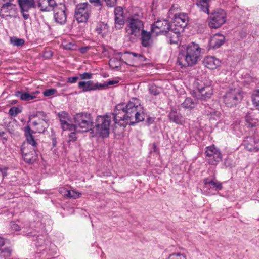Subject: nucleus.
<instances>
[{
	"label": "nucleus",
	"mask_w": 259,
	"mask_h": 259,
	"mask_svg": "<svg viewBox=\"0 0 259 259\" xmlns=\"http://www.w3.org/2000/svg\"><path fill=\"white\" fill-rule=\"evenodd\" d=\"M110 114L113 115L115 124L124 121L131 125L144 121L146 117L143 107L136 98L131 99L126 104H117Z\"/></svg>",
	"instance_id": "obj_1"
},
{
	"label": "nucleus",
	"mask_w": 259,
	"mask_h": 259,
	"mask_svg": "<svg viewBox=\"0 0 259 259\" xmlns=\"http://www.w3.org/2000/svg\"><path fill=\"white\" fill-rule=\"evenodd\" d=\"M202 49L194 42L189 44L185 52L180 55L178 62L182 67L193 66L196 64L200 57Z\"/></svg>",
	"instance_id": "obj_2"
},
{
	"label": "nucleus",
	"mask_w": 259,
	"mask_h": 259,
	"mask_svg": "<svg viewBox=\"0 0 259 259\" xmlns=\"http://www.w3.org/2000/svg\"><path fill=\"white\" fill-rule=\"evenodd\" d=\"M213 94V90L210 86H206L198 89V93L196 95L197 101L191 98H186L182 103V106L186 109H192L199 103L200 101H206L210 99Z\"/></svg>",
	"instance_id": "obj_3"
},
{
	"label": "nucleus",
	"mask_w": 259,
	"mask_h": 259,
	"mask_svg": "<svg viewBox=\"0 0 259 259\" xmlns=\"http://www.w3.org/2000/svg\"><path fill=\"white\" fill-rule=\"evenodd\" d=\"M111 119L109 113L96 117L94 128L97 134L102 138H107L109 136Z\"/></svg>",
	"instance_id": "obj_4"
},
{
	"label": "nucleus",
	"mask_w": 259,
	"mask_h": 259,
	"mask_svg": "<svg viewBox=\"0 0 259 259\" xmlns=\"http://www.w3.org/2000/svg\"><path fill=\"white\" fill-rule=\"evenodd\" d=\"M74 125L82 129V131L87 132L94 126L92 116L89 112H82L73 115Z\"/></svg>",
	"instance_id": "obj_5"
},
{
	"label": "nucleus",
	"mask_w": 259,
	"mask_h": 259,
	"mask_svg": "<svg viewBox=\"0 0 259 259\" xmlns=\"http://www.w3.org/2000/svg\"><path fill=\"white\" fill-rule=\"evenodd\" d=\"M92 6L87 2L80 3L75 6L74 17L78 23L88 21L92 12Z\"/></svg>",
	"instance_id": "obj_6"
},
{
	"label": "nucleus",
	"mask_w": 259,
	"mask_h": 259,
	"mask_svg": "<svg viewBox=\"0 0 259 259\" xmlns=\"http://www.w3.org/2000/svg\"><path fill=\"white\" fill-rule=\"evenodd\" d=\"M144 28L143 22L137 14L130 16L127 19L126 32L131 35L138 36Z\"/></svg>",
	"instance_id": "obj_7"
},
{
	"label": "nucleus",
	"mask_w": 259,
	"mask_h": 259,
	"mask_svg": "<svg viewBox=\"0 0 259 259\" xmlns=\"http://www.w3.org/2000/svg\"><path fill=\"white\" fill-rule=\"evenodd\" d=\"M226 21V13L221 9L212 12L208 19V26L211 28H218Z\"/></svg>",
	"instance_id": "obj_8"
},
{
	"label": "nucleus",
	"mask_w": 259,
	"mask_h": 259,
	"mask_svg": "<svg viewBox=\"0 0 259 259\" xmlns=\"http://www.w3.org/2000/svg\"><path fill=\"white\" fill-rule=\"evenodd\" d=\"M223 97L224 103L228 107H232L236 105L242 99V96L238 89H230Z\"/></svg>",
	"instance_id": "obj_9"
},
{
	"label": "nucleus",
	"mask_w": 259,
	"mask_h": 259,
	"mask_svg": "<svg viewBox=\"0 0 259 259\" xmlns=\"http://www.w3.org/2000/svg\"><path fill=\"white\" fill-rule=\"evenodd\" d=\"M206 160L211 165L217 164L222 160V154L220 150L214 145L205 148Z\"/></svg>",
	"instance_id": "obj_10"
},
{
	"label": "nucleus",
	"mask_w": 259,
	"mask_h": 259,
	"mask_svg": "<svg viewBox=\"0 0 259 259\" xmlns=\"http://www.w3.org/2000/svg\"><path fill=\"white\" fill-rule=\"evenodd\" d=\"M173 27L168 20L160 19L155 22L151 25V30L156 35H164Z\"/></svg>",
	"instance_id": "obj_11"
},
{
	"label": "nucleus",
	"mask_w": 259,
	"mask_h": 259,
	"mask_svg": "<svg viewBox=\"0 0 259 259\" xmlns=\"http://www.w3.org/2000/svg\"><path fill=\"white\" fill-rule=\"evenodd\" d=\"M66 10V8L64 4L60 3L56 6L53 11L54 18L56 23L60 25H63L66 23L67 20Z\"/></svg>",
	"instance_id": "obj_12"
},
{
	"label": "nucleus",
	"mask_w": 259,
	"mask_h": 259,
	"mask_svg": "<svg viewBox=\"0 0 259 259\" xmlns=\"http://www.w3.org/2000/svg\"><path fill=\"white\" fill-rule=\"evenodd\" d=\"M21 152L24 160L28 163H33L37 159L36 148H33L29 151L28 148L23 144L21 148Z\"/></svg>",
	"instance_id": "obj_13"
},
{
	"label": "nucleus",
	"mask_w": 259,
	"mask_h": 259,
	"mask_svg": "<svg viewBox=\"0 0 259 259\" xmlns=\"http://www.w3.org/2000/svg\"><path fill=\"white\" fill-rule=\"evenodd\" d=\"M188 16L185 13L176 14L175 15L173 27L177 29V31H183L188 23Z\"/></svg>",
	"instance_id": "obj_14"
},
{
	"label": "nucleus",
	"mask_w": 259,
	"mask_h": 259,
	"mask_svg": "<svg viewBox=\"0 0 259 259\" xmlns=\"http://www.w3.org/2000/svg\"><path fill=\"white\" fill-rule=\"evenodd\" d=\"M60 122L61 127L63 131L74 130L75 126L73 124L69 123L70 116L66 111H62L57 114Z\"/></svg>",
	"instance_id": "obj_15"
},
{
	"label": "nucleus",
	"mask_w": 259,
	"mask_h": 259,
	"mask_svg": "<svg viewBox=\"0 0 259 259\" xmlns=\"http://www.w3.org/2000/svg\"><path fill=\"white\" fill-rule=\"evenodd\" d=\"M18 3L23 18L25 20H27L29 17V15L26 13L29 9L35 7L34 0H18Z\"/></svg>",
	"instance_id": "obj_16"
},
{
	"label": "nucleus",
	"mask_w": 259,
	"mask_h": 259,
	"mask_svg": "<svg viewBox=\"0 0 259 259\" xmlns=\"http://www.w3.org/2000/svg\"><path fill=\"white\" fill-rule=\"evenodd\" d=\"M115 28L118 30L121 29L125 23L123 9L120 6L115 8L114 11Z\"/></svg>",
	"instance_id": "obj_17"
},
{
	"label": "nucleus",
	"mask_w": 259,
	"mask_h": 259,
	"mask_svg": "<svg viewBox=\"0 0 259 259\" xmlns=\"http://www.w3.org/2000/svg\"><path fill=\"white\" fill-rule=\"evenodd\" d=\"M100 83H94L93 81H80L78 82V88L82 90V92H86L91 91L100 90Z\"/></svg>",
	"instance_id": "obj_18"
},
{
	"label": "nucleus",
	"mask_w": 259,
	"mask_h": 259,
	"mask_svg": "<svg viewBox=\"0 0 259 259\" xmlns=\"http://www.w3.org/2000/svg\"><path fill=\"white\" fill-rule=\"evenodd\" d=\"M258 142L254 137H247L244 141L245 148L248 151L257 152L259 150Z\"/></svg>",
	"instance_id": "obj_19"
},
{
	"label": "nucleus",
	"mask_w": 259,
	"mask_h": 259,
	"mask_svg": "<svg viewBox=\"0 0 259 259\" xmlns=\"http://www.w3.org/2000/svg\"><path fill=\"white\" fill-rule=\"evenodd\" d=\"M225 40V37L224 35L217 33L210 37L209 46L210 48L218 49L224 43Z\"/></svg>",
	"instance_id": "obj_20"
},
{
	"label": "nucleus",
	"mask_w": 259,
	"mask_h": 259,
	"mask_svg": "<svg viewBox=\"0 0 259 259\" xmlns=\"http://www.w3.org/2000/svg\"><path fill=\"white\" fill-rule=\"evenodd\" d=\"M203 65L210 69H216L221 65L219 59L213 56H206L203 60Z\"/></svg>",
	"instance_id": "obj_21"
},
{
	"label": "nucleus",
	"mask_w": 259,
	"mask_h": 259,
	"mask_svg": "<svg viewBox=\"0 0 259 259\" xmlns=\"http://www.w3.org/2000/svg\"><path fill=\"white\" fill-rule=\"evenodd\" d=\"M181 31H177V29L172 27L167 33L164 34L167 37L168 41L170 44H178L179 41V34Z\"/></svg>",
	"instance_id": "obj_22"
},
{
	"label": "nucleus",
	"mask_w": 259,
	"mask_h": 259,
	"mask_svg": "<svg viewBox=\"0 0 259 259\" xmlns=\"http://www.w3.org/2000/svg\"><path fill=\"white\" fill-rule=\"evenodd\" d=\"M57 5L55 0H38V6L42 11L53 10Z\"/></svg>",
	"instance_id": "obj_23"
},
{
	"label": "nucleus",
	"mask_w": 259,
	"mask_h": 259,
	"mask_svg": "<svg viewBox=\"0 0 259 259\" xmlns=\"http://www.w3.org/2000/svg\"><path fill=\"white\" fill-rule=\"evenodd\" d=\"M39 93L40 92L38 91L33 92L31 93H29V92L23 93L21 91H17L15 92V95L16 97H19L22 101H29L36 98V95L39 94Z\"/></svg>",
	"instance_id": "obj_24"
},
{
	"label": "nucleus",
	"mask_w": 259,
	"mask_h": 259,
	"mask_svg": "<svg viewBox=\"0 0 259 259\" xmlns=\"http://www.w3.org/2000/svg\"><path fill=\"white\" fill-rule=\"evenodd\" d=\"M24 131L27 143L31 145L33 148H36L37 143L32 135L34 132L30 128L29 125H27L24 128Z\"/></svg>",
	"instance_id": "obj_25"
},
{
	"label": "nucleus",
	"mask_w": 259,
	"mask_h": 259,
	"mask_svg": "<svg viewBox=\"0 0 259 259\" xmlns=\"http://www.w3.org/2000/svg\"><path fill=\"white\" fill-rule=\"evenodd\" d=\"M204 182L206 187H209L215 191L222 189V183L216 179H204Z\"/></svg>",
	"instance_id": "obj_26"
},
{
	"label": "nucleus",
	"mask_w": 259,
	"mask_h": 259,
	"mask_svg": "<svg viewBox=\"0 0 259 259\" xmlns=\"http://www.w3.org/2000/svg\"><path fill=\"white\" fill-rule=\"evenodd\" d=\"M151 34L150 32L145 30L141 31V44L144 47H149L151 46Z\"/></svg>",
	"instance_id": "obj_27"
},
{
	"label": "nucleus",
	"mask_w": 259,
	"mask_h": 259,
	"mask_svg": "<svg viewBox=\"0 0 259 259\" xmlns=\"http://www.w3.org/2000/svg\"><path fill=\"white\" fill-rule=\"evenodd\" d=\"M33 125L37 127L36 131L39 133H44L49 127V123L44 121H41L40 119L38 121H34L32 123Z\"/></svg>",
	"instance_id": "obj_28"
},
{
	"label": "nucleus",
	"mask_w": 259,
	"mask_h": 259,
	"mask_svg": "<svg viewBox=\"0 0 259 259\" xmlns=\"http://www.w3.org/2000/svg\"><path fill=\"white\" fill-rule=\"evenodd\" d=\"M170 121L176 124H181L182 116L177 112L176 109L172 110L168 114Z\"/></svg>",
	"instance_id": "obj_29"
},
{
	"label": "nucleus",
	"mask_w": 259,
	"mask_h": 259,
	"mask_svg": "<svg viewBox=\"0 0 259 259\" xmlns=\"http://www.w3.org/2000/svg\"><path fill=\"white\" fill-rule=\"evenodd\" d=\"M245 120L250 127L255 126L258 121L257 119L255 117V115L252 112L248 113L246 114Z\"/></svg>",
	"instance_id": "obj_30"
},
{
	"label": "nucleus",
	"mask_w": 259,
	"mask_h": 259,
	"mask_svg": "<svg viewBox=\"0 0 259 259\" xmlns=\"http://www.w3.org/2000/svg\"><path fill=\"white\" fill-rule=\"evenodd\" d=\"M208 0H196V5L200 10L207 14L209 13Z\"/></svg>",
	"instance_id": "obj_31"
},
{
	"label": "nucleus",
	"mask_w": 259,
	"mask_h": 259,
	"mask_svg": "<svg viewBox=\"0 0 259 259\" xmlns=\"http://www.w3.org/2000/svg\"><path fill=\"white\" fill-rule=\"evenodd\" d=\"M12 254V249L7 245L2 247L0 249V256L2 257H9Z\"/></svg>",
	"instance_id": "obj_32"
},
{
	"label": "nucleus",
	"mask_w": 259,
	"mask_h": 259,
	"mask_svg": "<svg viewBox=\"0 0 259 259\" xmlns=\"http://www.w3.org/2000/svg\"><path fill=\"white\" fill-rule=\"evenodd\" d=\"M251 100L254 106L259 110V89L254 91L251 96Z\"/></svg>",
	"instance_id": "obj_33"
},
{
	"label": "nucleus",
	"mask_w": 259,
	"mask_h": 259,
	"mask_svg": "<svg viewBox=\"0 0 259 259\" xmlns=\"http://www.w3.org/2000/svg\"><path fill=\"white\" fill-rule=\"evenodd\" d=\"M34 117H38V119H40L41 121H44L48 122L49 121V119L47 116V114L43 111H37L36 113L33 115Z\"/></svg>",
	"instance_id": "obj_34"
},
{
	"label": "nucleus",
	"mask_w": 259,
	"mask_h": 259,
	"mask_svg": "<svg viewBox=\"0 0 259 259\" xmlns=\"http://www.w3.org/2000/svg\"><path fill=\"white\" fill-rule=\"evenodd\" d=\"M15 6V5L11 3V2H8L2 6L1 11H4L5 13L9 12Z\"/></svg>",
	"instance_id": "obj_35"
},
{
	"label": "nucleus",
	"mask_w": 259,
	"mask_h": 259,
	"mask_svg": "<svg viewBox=\"0 0 259 259\" xmlns=\"http://www.w3.org/2000/svg\"><path fill=\"white\" fill-rule=\"evenodd\" d=\"M123 59L121 57H119V59L117 58H112L109 60V65L110 66L113 68H117L120 65V62H122Z\"/></svg>",
	"instance_id": "obj_36"
},
{
	"label": "nucleus",
	"mask_w": 259,
	"mask_h": 259,
	"mask_svg": "<svg viewBox=\"0 0 259 259\" xmlns=\"http://www.w3.org/2000/svg\"><path fill=\"white\" fill-rule=\"evenodd\" d=\"M22 112V107H11L9 111V114L14 117H16L19 113Z\"/></svg>",
	"instance_id": "obj_37"
},
{
	"label": "nucleus",
	"mask_w": 259,
	"mask_h": 259,
	"mask_svg": "<svg viewBox=\"0 0 259 259\" xmlns=\"http://www.w3.org/2000/svg\"><path fill=\"white\" fill-rule=\"evenodd\" d=\"M11 42L15 46L19 47L24 45L25 41L22 38H18L16 37L11 38Z\"/></svg>",
	"instance_id": "obj_38"
},
{
	"label": "nucleus",
	"mask_w": 259,
	"mask_h": 259,
	"mask_svg": "<svg viewBox=\"0 0 259 259\" xmlns=\"http://www.w3.org/2000/svg\"><path fill=\"white\" fill-rule=\"evenodd\" d=\"M75 126V129L74 130L72 131H69L70 132V133L68 135V142H75L76 139L77 137L76 136V134L77 131V128H76V125Z\"/></svg>",
	"instance_id": "obj_39"
},
{
	"label": "nucleus",
	"mask_w": 259,
	"mask_h": 259,
	"mask_svg": "<svg viewBox=\"0 0 259 259\" xmlns=\"http://www.w3.org/2000/svg\"><path fill=\"white\" fill-rule=\"evenodd\" d=\"M118 83V81L116 80H110L107 82H104L103 83H100L101 87H100V90H103L109 85H114Z\"/></svg>",
	"instance_id": "obj_40"
},
{
	"label": "nucleus",
	"mask_w": 259,
	"mask_h": 259,
	"mask_svg": "<svg viewBox=\"0 0 259 259\" xmlns=\"http://www.w3.org/2000/svg\"><path fill=\"white\" fill-rule=\"evenodd\" d=\"M57 93V90L55 89H47L43 92V95L45 97H49Z\"/></svg>",
	"instance_id": "obj_41"
},
{
	"label": "nucleus",
	"mask_w": 259,
	"mask_h": 259,
	"mask_svg": "<svg viewBox=\"0 0 259 259\" xmlns=\"http://www.w3.org/2000/svg\"><path fill=\"white\" fill-rule=\"evenodd\" d=\"M149 90L151 94L155 96L158 95L160 93L157 87L153 85H152L149 87Z\"/></svg>",
	"instance_id": "obj_42"
},
{
	"label": "nucleus",
	"mask_w": 259,
	"mask_h": 259,
	"mask_svg": "<svg viewBox=\"0 0 259 259\" xmlns=\"http://www.w3.org/2000/svg\"><path fill=\"white\" fill-rule=\"evenodd\" d=\"M80 78L81 79H90L92 78L93 74L89 72H84L82 74H79Z\"/></svg>",
	"instance_id": "obj_43"
},
{
	"label": "nucleus",
	"mask_w": 259,
	"mask_h": 259,
	"mask_svg": "<svg viewBox=\"0 0 259 259\" xmlns=\"http://www.w3.org/2000/svg\"><path fill=\"white\" fill-rule=\"evenodd\" d=\"M106 3L107 6L110 7H112L115 6L117 4V0H104Z\"/></svg>",
	"instance_id": "obj_44"
},
{
	"label": "nucleus",
	"mask_w": 259,
	"mask_h": 259,
	"mask_svg": "<svg viewBox=\"0 0 259 259\" xmlns=\"http://www.w3.org/2000/svg\"><path fill=\"white\" fill-rule=\"evenodd\" d=\"M67 197L70 198H76L78 196V194L77 193H75L74 191H68L67 194H66Z\"/></svg>",
	"instance_id": "obj_45"
},
{
	"label": "nucleus",
	"mask_w": 259,
	"mask_h": 259,
	"mask_svg": "<svg viewBox=\"0 0 259 259\" xmlns=\"http://www.w3.org/2000/svg\"><path fill=\"white\" fill-rule=\"evenodd\" d=\"M146 124L148 125L152 124L154 122V118L148 116L146 121Z\"/></svg>",
	"instance_id": "obj_46"
},
{
	"label": "nucleus",
	"mask_w": 259,
	"mask_h": 259,
	"mask_svg": "<svg viewBox=\"0 0 259 259\" xmlns=\"http://www.w3.org/2000/svg\"><path fill=\"white\" fill-rule=\"evenodd\" d=\"M78 79L79 77L77 76L69 77L68 78L67 82L71 83H73L76 82L78 80Z\"/></svg>",
	"instance_id": "obj_47"
},
{
	"label": "nucleus",
	"mask_w": 259,
	"mask_h": 259,
	"mask_svg": "<svg viewBox=\"0 0 259 259\" xmlns=\"http://www.w3.org/2000/svg\"><path fill=\"white\" fill-rule=\"evenodd\" d=\"M91 47L90 46H86L84 47H81L79 49V52L82 54H84L88 52V51L90 49Z\"/></svg>",
	"instance_id": "obj_48"
},
{
	"label": "nucleus",
	"mask_w": 259,
	"mask_h": 259,
	"mask_svg": "<svg viewBox=\"0 0 259 259\" xmlns=\"http://www.w3.org/2000/svg\"><path fill=\"white\" fill-rule=\"evenodd\" d=\"M52 143L53 147H55L57 144V139L56 136L54 134L51 135Z\"/></svg>",
	"instance_id": "obj_49"
},
{
	"label": "nucleus",
	"mask_w": 259,
	"mask_h": 259,
	"mask_svg": "<svg viewBox=\"0 0 259 259\" xmlns=\"http://www.w3.org/2000/svg\"><path fill=\"white\" fill-rule=\"evenodd\" d=\"M89 1L91 3H95V5L97 6H102L101 0H89Z\"/></svg>",
	"instance_id": "obj_50"
},
{
	"label": "nucleus",
	"mask_w": 259,
	"mask_h": 259,
	"mask_svg": "<svg viewBox=\"0 0 259 259\" xmlns=\"http://www.w3.org/2000/svg\"><path fill=\"white\" fill-rule=\"evenodd\" d=\"M11 227L12 230L15 231H18L20 230V227L15 223H12L11 225Z\"/></svg>",
	"instance_id": "obj_51"
},
{
	"label": "nucleus",
	"mask_w": 259,
	"mask_h": 259,
	"mask_svg": "<svg viewBox=\"0 0 259 259\" xmlns=\"http://www.w3.org/2000/svg\"><path fill=\"white\" fill-rule=\"evenodd\" d=\"M136 60L139 61L141 62H143L146 60V58L140 54L137 59H136Z\"/></svg>",
	"instance_id": "obj_52"
},
{
	"label": "nucleus",
	"mask_w": 259,
	"mask_h": 259,
	"mask_svg": "<svg viewBox=\"0 0 259 259\" xmlns=\"http://www.w3.org/2000/svg\"><path fill=\"white\" fill-rule=\"evenodd\" d=\"M7 170V168L0 169V176L2 177L3 178L6 176H7V173H6Z\"/></svg>",
	"instance_id": "obj_53"
},
{
	"label": "nucleus",
	"mask_w": 259,
	"mask_h": 259,
	"mask_svg": "<svg viewBox=\"0 0 259 259\" xmlns=\"http://www.w3.org/2000/svg\"><path fill=\"white\" fill-rule=\"evenodd\" d=\"M124 54H128L130 55H132L134 57L136 58V59H137V58L138 57V56H139V54H140L134 53V52H130L128 51H125L124 52Z\"/></svg>",
	"instance_id": "obj_54"
},
{
	"label": "nucleus",
	"mask_w": 259,
	"mask_h": 259,
	"mask_svg": "<svg viewBox=\"0 0 259 259\" xmlns=\"http://www.w3.org/2000/svg\"><path fill=\"white\" fill-rule=\"evenodd\" d=\"M152 148H153V151L154 152H157L158 151V149L157 147V145L155 143H153L152 145Z\"/></svg>",
	"instance_id": "obj_55"
},
{
	"label": "nucleus",
	"mask_w": 259,
	"mask_h": 259,
	"mask_svg": "<svg viewBox=\"0 0 259 259\" xmlns=\"http://www.w3.org/2000/svg\"><path fill=\"white\" fill-rule=\"evenodd\" d=\"M6 133L4 131H0V137H3V139H4L5 141H7L8 140V138L4 137Z\"/></svg>",
	"instance_id": "obj_56"
},
{
	"label": "nucleus",
	"mask_w": 259,
	"mask_h": 259,
	"mask_svg": "<svg viewBox=\"0 0 259 259\" xmlns=\"http://www.w3.org/2000/svg\"><path fill=\"white\" fill-rule=\"evenodd\" d=\"M123 54H124V53L123 52H117L115 53V54L116 55H118L120 56V57H121V56L123 55Z\"/></svg>",
	"instance_id": "obj_57"
},
{
	"label": "nucleus",
	"mask_w": 259,
	"mask_h": 259,
	"mask_svg": "<svg viewBox=\"0 0 259 259\" xmlns=\"http://www.w3.org/2000/svg\"><path fill=\"white\" fill-rule=\"evenodd\" d=\"M17 103L18 101L16 100H13L11 101V104L13 105L16 104Z\"/></svg>",
	"instance_id": "obj_58"
},
{
	"label": "nucleus",
	"mask_w": 259,
	"mask_h": 259,
	"mask_svg": "<svg viewBox=\"0 0 259 259\" xmlns=\"http://www.w3.org/2000/svg\"><path fill=\"white\" fill-rule=\"evenodd\" d=\"M2 11H0V17L2 18H5V15L3 14H2Z\"/></svg>",
	"instance_id": "obj_59"
},
{
	"label": "nucleus",
	"mask_w": 259,
	"mask_h": 259,
	"mask_svg": "<svg viewBox=\"0 0 259 259\" xmlns=\"http://www.w3.org/2000/svg\"><path fill=\"white\" fill-rule=\"evenodd\" d=\"M70 4H75V0H70Z\"/></svg>",
	"instance_id": "obj_60"
}]
</instances>
